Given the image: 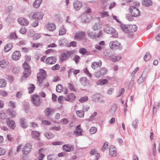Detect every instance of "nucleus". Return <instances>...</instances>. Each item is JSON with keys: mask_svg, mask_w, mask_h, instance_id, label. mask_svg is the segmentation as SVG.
<instances>
[{"mask_svg": "<svg viewBox=\"0 0 160 160\" xmlns=\"http://www.w3.org/2000/svg\"><path fill=\"white\" fill-rule=\"evenodd\" d=\"M10 38L12 39H15L18 38L16 33L15 32H13L11 33L9 35Z\"/></svg>", "mask_w": 160, "mask_h": 160, "instance_id": "obj_52", "label": "nucleus"}, {"mask_svg": "<svg viewBox=\"0 0 160 160\" xmlns=\"http://www.w3.org/2000/svg\"><path fill=\"white\" fill-rule=\"evenodd\" d=\"M104 31L107 33L112 34V37L114 38H117L118 37L117 32L115 28L108 25H106L104 29Z\"/></svg>", "mask_w": 160, "mask_h": 160, "instance_id": "obj_3", "label": "nucleus"}, {"mask_svg": "<svg viewBox=\"0 0 160 160\" xmlns=\"http://www.w3.org/2000/svg\"><path fill=\"white\" fill-rule=\"evenodd\" d=\"M32 149V146L30 143L26 144L23 148L22 150V154L24 155H27L29 153Z\"/></svg>", "mask_w": 160, "mask_h": 160, "instance_id": "obj_11", "label": "nucleus"}, {"mask_svg": "<svg viewBox=\"0 0 160 160\" xmlns=\"http://www.w3.org/2000/svg\"><path fill=\"white\" fill-rule=\"evenodd\" d=\"M76 113L77 115L80 118H82L84 117V113L82 111L77 110L76 111Z\"/></svg>", "mask_w": 160, "mask_h": 160, "instance_id": "obj_44", "label": "nucleus"}, {"mask_svg": "<svg viewBox=\"0 0 160 160\" xmlns=\"http://www.w3.org/2000/svg\"><path fill=\"white\" fill-rule=\"evenodd\" d=\"M145 73L144 72H143L141 76L138 79V82L139 84H141L145 80L147 75V74L144 75Z\"/></svg>", "mask_w": 160, "mask_h": 160, "instance_id": "obj_25", "label": "nucleus"}, {"mask_svg": "<svg viewBox=\"0 0 160 160\" xmlns=\"http://www.w3.org/2000/svg\"><path fill=\"white\" fill-rule=\"evenodd\" d=\"M21 56V53L19 51H16L14 52L12 55V58L15 61L18 60Z\"/></svg>", "mask_w": 160, "mask_h": 160, "instance_id": "obj_16", "label": "nucleus"}, {"mask_svg": "<svg viewBox=\"0 0 160 160\" xmlns=\"http://www.w3.org/2000/svg\"><path fill=\"white\" fill-rule=\"evenodd\" d=\"M6 113L12 118L14 117L15 116L16 113L14 110L8 109L6 110Z\"/></svg>", "mask_w": 160, "mask_h": 160, "instance_id": "obj_33", "label": "nucleus"}, {"mask_svg": "<svg viewBox=\"0 0 160 160\" xmlns=\"http://www.w3.org/2000/svg\"><path fill=\"white\" fill-rule=\"evenodd\" d=\"M88 99L87 96H84L81 98L79 101L81 102H83L87 101Z\"/></svg>", "mask_w": 160, "mask_h": 160, "instance_id": "obj_53", "label": "nucleus"}, {"mask_svg": "<svg viewBox=\"0 0 160 160\" xmlns=\"http://www.w3.org/2000/svg\"><path fill=\"white\" fill-rule=\"evenodd\" d=\"M88 36L91 38H93L95 37L99 38L101 37L102 34V32L100 30L97 35H96L94 32H92L90 30L88 31Z\"/></svg>", "mask_w": 160, "mask_h": 160, "instance_id": "obj_7", "label": "nucleus"}, {"mask_svg": "<svg viewBox=\"0 0 160 160\" xmlns=\"http://www.w3.org/2000/svg\"><path fill=\"white\" fill-rule=\"evenodd\" d=\"M8 105L12 109H13L15 108V103L12 101H10L8 103Z\"/></svg>", "mask_w": 160, "mask_h": 160, "instance_id": "obj_55", "label": "nucleus"}, {"mask_svg": "<svg viewBox=\"0 0 160 160\" xmlns=\"http://www.w3.org/2000/svg\"><path fill=\"white\" fill-rule=\"evenodd\" d=\"M6 116L5 114L2 111H0V118L2 119H4L6 118Z\"/></svg>", "mask_w": 160, "mask_h": 160, "instance_id": "obj_58", "label": "nucleus"}, {"mask_svg": "<svg viewBox=\"0 0 160 160\" xmlns=\"http://www.w3.org/2000/svg\"><path fill=\"white\" fill-rule=\"evenodd\" d=\"M62 149L66 152H70L74 150V146L70 144H65L63 146Z\"/></svg>", "mask_w": 160, "mask_h": 160, "instance_id": "obj_13", "label": "nucleus"}, {"mask_svg": "<svg viewBox=\"0 0 160 160\" xmlns=\"http://www.w3.org/2000/svg\"><path fill=\"white\" fill-rule=\"evenodd\" d=\"M19 31L20 33L25 34L26 32V29L25 27H22L20 28Z\"/></svg>", "mask_w": 160, "mask_h": 160, "instance_id": "obj_64", "label": "nucleus"}, {"mask_svg": "<svg viewBox=\"0 0 160 160\" xmlns=\"http://www.w3.org/2000/svg\"><path fill=\"white\" fill-rule=\"evenodd\" d=\"M6 123L8 127L11 129H14L16 127L15 122L13 120L10 119L9 118H7Z\"/></svg>", "mask_w": 160, "mask_h": 160, "instance_id": "obj_12", "label": "nucleus"}, {"mask_svg": "<svg viewBox=\"0 0 160 160\" xmlns=\"http://www.w3.org/2000/svg\"><path fill=\"white\" fill-rule=\"evenodd\" d=\"M74 134L76 136L78 137L82 135L81 130H76L74 131Z\"/></svg>", "mask_w": 160, "mask_h": 160, "instance_id": "obj_47", "label": "nucleus"}, {"mask_svg": "<svg viewBox=\"0 0 160 160\" xmlns=\"http://www.w3.org/2000/svg\"><path fill=\"white\" fill-rule=\"evenodd\" d=\"M160 105L159 102H157L156 103H155L153 106V113L154 114V112H157V109L158 108Z\"/></svg>", "mask_w": 160, "mask_h": 160, "instance_id": "obj_46", "label": "nucleus"}, {"mask_svg": "<svg viewBox=\"0 0 160 160\" xmlns=\"http://www.w3.org/2000/svg\"><path fill=\"white\" fill-rule=\"evenodd\" d=\"M128 28L130 30V33L128 34V36L131 38L133 36V32H135L137 29V27L135 25H129Z\"/></svg>", "mask_w": 160, "mask_h": 160, "instance_id": "obj_10", "label": "nucleus"}, {"mask_svg": "<svg viewBox=\"0 0 160 160\" xmlns=\"http://www.w3.org/2000/svg\"><path fill=\"white\" fill-rule=\"evenodd\" d=\"M42 0H36L34 2L33 6L35 8H38L42 2Z\"/></svg>", "mask_w": 160, "mask_h": 160, "instance_id": "obj_39", "label": "nucleus"}, {"mask_svg": "<svg viewBox=\"0 0 160 160\" xmlns=\"http://www.w3.org/2000/svg\"><path fill=\"white\" fill-rule=\"evenodd\" d=\"M46 74V71L43 69H40L39 72L38 73L37 75V82L39 85H41L43 80L45 79Z\"/></svg>", "mask_w": 160, "mask_h": 160, "instance_id": "obj_2", "label": "nucleus"}, {"mask_svg": "<svg viewBox=\"0 0 160 160\" xmlns=\"http://www.w3.org/2000/svg\"><path fill=\"white\" fill-rule=\"evenodd\" d=\"M75 50L68 51L65 52H63L60 54L59 56V61L61 62H63L67 60L68 58L71 56L75 54Z\"/></svg>", "mask_w": 160, "mask_h": 160, "instance_id": "obj_1", "label": "nucleus"}, {"mask_svg": "<svg viewBox=\"0 0 160 160\" xmlns=\"http://www.w3.org/2000/svg\"><path fill=\"white\" fill-rule=\"evenodd\" d=\"M108 142H106L104 143L103 147L101 148V150L102 152H104L105 150L108 148Z\"/></svg>", "mask_w": 160, "mask_h": 160, "instance_id": "obj_57", "label": "nucleus"}, {"mask_svg": "<svg viewBox=\"0 0 160 160\" xmlns=\"http://www.w3.org/2000/svg\"><path fill=\"white\" fill-rule=\"evenodd\" d=\"M102 65V62L100 61L98 62H94L92 63L91 67L92 68L96 70L97 68L101 66Z\"/></svg>", "mask_w": 160, "mask_h": 160, "instance_id": "obj_24", "label": "nucleus"}, {"mask_svg": "<svg viewBox=\"0 0 160 160\" xmlns=\"http://www.w3.org/2000/svg\"><path fill=\"white\" fill-rule=\"evenodd\" d=\"M79 52L82 54L87 55L91 54V52L90 51H87L86 49L84 48H81L79 49Z\"/></svg>", "mask_w": 160, "mask_h": 160, "instance_id": "obj_30", "label": "nucleus"}, {"mask_svg": "<svg viewBox=\"0 0 160 160\" xmlns=\"http://www.w3.org/2000/svg\"><path fill=\"white\" fill-rule=\"evenodd\" d=\"M57 59L55 57H50L46 60V63L48 64H52L56 63Z\"/></svg>", "mask_w": 160, "mask_h": 160, "instance_id": "obj_14", "label": "nucleus"}, {"mask_svg": "<svg viewBox=\"0 0 160 160\" xmlns=\"http://www.w3.org/2000/svg\"><path fill=\"white\" fill-rule=\"evenodd\" d=\"M129 10L131 14L134 17H138L140 15V12L136 7L131 6L129 7Z\"/></svg>", "mask_w": 160, "mask_h": 160, "instance_id": "obj_5", "label": "nucleus"}, {"mask_svg": "<svg viewBox=\"0 0 160 160\" xmlns=\"http://www.w3.org/2000/svg\"><path fill=\"white\" fill-rule=\"evenodd\" d=\"M83 71L86 74L88 75L90 78H91L92 77V75L89 72V71L87 69V68H86L85 69H84Z\"/></svg>", "mask_w": 160, "mask_h": 160, "instance_id": "obj_63", "label": "nucleus"}, {"mask_svg": "<svg viewBox=\"0 0 160 160\" xmlns=\"http://www.w3.org/2000/svg\"><path fill=\"white\" fill-rule=\"evenodd\" d=\"M61 127L59 126L58 127H53L50 128V130H54L57 131H59L61 129Z\"/></svg>", "mask_w": 160, "mask_h": 160, "instance_id": "obj_60", "label": "nucleus"}, {"mask_svg": "<svg viewBox=\"0 0 160 160\" xmlns=\"http://www.w3.org/2000/svg\"><path fill=\"white\" fill-rule=\"evenodd\" d=\"M101 97V95L99 94H95L93 95L92 97V100L96 101L98 100V99Z\"/></svg>", "mask_w": 160, "mask_h": 160, "instance_id": "obj_45", "label": "nucleus"}, {"mask_svg": "<svg viewBox=\"0 0 160 160\" xmlns=\"http://www.w3.org/2000/svg\"><path fill=\"white\" fill-rule=\"evenodd\" d=\"M60 68V66L59 64H56L52 68V69L53 70H58Z\"/></svg>", "mask_w": 160, "mask_h": 160, "instance_id": "obj_62", "label": "nucleus"}, {"mask_svg": "<svg viewBox=\"0 0 160 160\" xmlns=\"http://www.w3.org/2000/svg\"><path fill=\"white\" fill-rule=\"evenodd\" d=\"M80 59V57L79 56L75 55L74 57L73 60L76 64H78L79 62Z\"/></svg>", "mask_w": 160, "mask_h": 160, "instance_id": "obj_54", "label": "nucleus"}, {"mask_svg": "<svg viewBox=\"0 0 160 160\" xmlns=\"http://www.w3.org/2000/svg\"><path fill=\"white\" fill-rule=\"evenodd\" d=\"M138 124V119H135L132 122V125L135 128H137Z\"/></svg>", "mask_w": 160, "mask_h": 160, "instance_id": "obj_50", "label": "nucleus"}, {"mask_svg": "<svg viewBox=\"0 0 160 160\" xmlns=\"http://www.w3.org/2000/svg\"><path fill=\"white\" fill-rule=\"evenodd\" d=\"M85 32H79L76 34L74 36V38L75 39L78 40H82L84 37Z\"/></svg>", "mask_w": 160, "mask_h": 160, "instance_id": "obj_17", "label": "nucleus"}, {"mask_svg": "<svg viewBox=\"0 0 160 160\" xmlns=\"http://www.w3.org/2000/svg\"><path fill=\"white\" fill-rule=\"evenodd\" d=\"M22 66L24 70L23 72V77L25 78L29 77L31 75V73L30 67L26 62H24Z\"/></svg>", "mask_w": 160, "mask_h": 160, "instance_id": "obj_4", "label": "nucleus"}, {"mask_svg": "<svg viewBox=\"0 0 160 160\" xmlns=\"http://www.w3.org/2000/svg\"><path fill=\"white\" fill-rule=\"evenodd\" d=\"M110 59L113 62H115L120 60L122 57L120 56H116L114 55L109 56Z\"/></svg>", "mask_w": 160, "mask_h": 160, "instance_id": "obj_28", "label": "nucleus"}, {"mask_svg": "<svg viewBox=\"0 0 160 160\" xmlns=\"http://www.w3.org/2000/svg\"><path fill=\"white\" fill-rule=\"evenodd\" d=\"M120 26L121 28L123 31L128 34L130 33V30L128 28L129 25L121 23Z\"/></svg>", "mask_w": 160, "mask_h": 160, "instance_id": "obj_26", "label": "nucleus"}, {"mask_svg": "<svg viewBox=\"0 0 160 160\" xmlns=\"http://www.w3.org/2000/svg\"><path fill=\"white\" fill-rule=\"evenodd\" d=\"M117 108V106L115 104H113L110 107L109 113L110 115L112 116L114 115Z\"/></svg>", "mask_w": 160, "mask_h": 160, "instance_id": "obj_23", "label": "nucleus"}, {"mask_svg": "<svg viewBox=\"0 0 160 160\" xmlns=\"http://www.w3.org/2000/svg\"><path fill=\"white\" fill-rule=\"evenodd\" d=\"M120 44L117 41H112L109 44L110 47L111 48L117 49L118 48Z\"/></svg>", "mask_w": 160, "mask_h": 160, "instance_id": "obj_20", "label": "nucleus"}, {"mask_svg": "<svg viewBox=\"0 0 160 160\" xmlns=\"http://www.w3.org/2000/svg\"><path fill=\"white\" fill-rule=\"evenodd\" d=\"M43 13L42 12H38L34 13L32 16V18L36 20L40 21L42 18Z\"/></svg>", "mask_w": 160, "mask_h": 160, "instance_id": "obj_8", "label": "nucleus"}, {"mask_svg": "<svg viewBox=\"0 0 160 160\" xmlns=\"http://www.w3.org/2000/svg\"><path fill=\"white\" fill-rule=\"evenodd\" d=\"M107 72V69L105 68H102L98 70L95 73V75L97 78H100L105 75Z\"/></svg>", "mask_w": 160, "mask_h": 160, "instance_id": "obj_6", "label": "nucleus"}, {"mask_svg": "<svg viewBox=\"0 0 160 160\" xmlns=\"http://www.w3.org/2000/svg\"><path fill=\"white\" fill-rule=\"evenodd\" d=\"M8 63V62L6 60L2 59L0 61V66L1 68H6Z\"/></svg>", "mask_w": 160, "mask_h": 160, "instance_id": "obj_31", "label": "nucleus"}, {"mask_svg": "<svg viewBox=\"0 0 160 160\" xmlns=\"http://www.w3.org/2000/svg\"><path fill=\"white\" fill-rule=\"evenodd\" d=\"M76 98L74 94L72 93H69L68 97L65 99V100L69 101H71L74 100Z\"/></svg>", "mask_w": 160, "mask_h": 160, "instance_id": "obj_34", "label": "nucleus"}, {"mask_svg": "<svg viewBox=\"0 0 160 160\" xmlns=\"http://www.w3.org/2000/svg\"><path fill=\"white\" fill-rule=\"evenodd\" d=\"M29 87L28 88V92L29 94L32 93L34 91L35 87L34 84L32 83L29 84Z\"/></svg>", "mask_w": 160, "mask_h": 160, "instance_id": "obj_36", "label": "nucleus"}, {"mask_svg": "<svg viewBox=\"0 0 160 160\" xmlns=\"http://www.w3.org/2000/svg\"><path fill=\"white\" fill-rule=\"evenodd\" d=\"M68 85L70 89L72 91H75V88H74L72 84L70 83H68Z\"/></svg>", "mask_w": 160, "mask_h": 160, "instance_id": "obj_59", "label": "nucleus"}, {"mask_svg": "<svg viewBox=\"0 0 160 160\" xmlns=\"http://www.w3.org/2000/svg\"><path fill=\"white\" fill-rule=\"evenodd\" d=\"M142 3L143 5L149 7L152 5V2L151 0H142Z\"/></svg>", "mask_w": 160, "mask_h": 160, "instance_id": "obj_35", "label": "nucleus"}, {"mask_svg": "<svg viewBox=\"0 0 160 160\" xmlns=\"http://www.w3.org/2000/svg\"><path fill=\"white\" fill-rule=\"evenodd\" d=\"M151 58V55L149 52H148L144 56V59L145 61H148Z\"/></svg>", "mask_w": 160, "mask_h": 160, "instance_id": "obj_42", "label": "nucleus"}, {"mask_svg": "<svg viewBox=\"0 0 160 160\" xmlns=\"http://www.w3.org/2000/svg\"><path fill=\"white\" fill-rule=\"evenodd\" d=\"M7 82L5 79H0V88L4 87L6 85Z\"/></svg>", "mask_w": 160, "mask_h": 160, "instance_id": "obj_41", "label": "nucleus"}, {"mask_svg": "<svg viewBox=\"0 0 160 160\" xmlns=\"http://www.w3.org/2000/svg\"><path fill=\"white\" fill-rule=\"evenodd\" d=\"M44 135L48 139H51L54 136V135L50 132H47L44 134Z\"/></svg>", "mask_w": 160, "mask_h": 160, "instance_id": "obj_37", "label": "nucleus"}, {"mask_svg": "<svg viewBox=\"0 0 160 160\" xmlns=\"http://www.w3.org/2000/svg\"><path fill=\"white\" fill-rule=\"evenodd\" d=\"M54 110V109L47 108H46L44 112L45 113L46 116L47 117H48L52 115V114L53 113Z\"/></svg>", "mask_w": 160, "mask_h": 160, "instance_id": "obj_19", "label": "nucleus"}, {"mask_svg": "<svg viewBox=\"0 0 160 160\" xmlns=\"http://www.w3.org/2000/svg\"><path fill=\"white\" fill-rule=\"evenodd\" d=\"M32 137L33 138L38 139L40 133L38 131H32Z\"/></svg>", "mask_w": 160, "mask_h": 160, "instance_id": "obj_40", "label": "nucleus"}, {"mask_svg": "<svg viewBox=\"0 0 160 160\" xmlns=\"http://www.w3.org/2000/svg\"><path fill=\"white\" fill-rule=\"evenodd\" d=\"M6 78L10 82H12L14 80L13 78L10 75H7Z\"/></svg>", "mask_w": 160, "mask_h": 160, "instance_id": "obj_61", "label": "nucleus"}, {"mask_svg": "<svg viewBox=\"0 0 160 160\" xmlns=\"http://www.w3.org/2000/svg\"><path fill=\"white\" fill-rule=\"evenodd\" d=\"M109 154L112 157H115L117 154V149L113 146H111L109 148Z\"/></svg>", "mask_w": 160, "mask_h": 160, "instance_id": "obj_18", "label": "nucleus"}, {"mask_svg": "<svg viewBox=\"0 0 160 160\" xmlns=\"http://www.w3.org/2000/svg\"><path fill=\"white\" fill-rule=\"evenodd\" d=\"M32 100L33 104L36 106H38L40 105V97L37 95H33L32 96Z\"/></svg>", "mask_w": 160, "mask_h": 160, "instance_id": "obj_9", "label": "nucleus"}, {"mask_svg": "<svg viewBox=\"0 0 160 160\" xmlns=\"http://www.w3.org/2000/svg\"><path fill=\"white\" fill-rule=\"evenodd\" d=\"M108 81L106 79H101L98 81L97 84L98 85H102L107 83Z\"/></svg>", "mask_w": 160, "mask_h": 160, "instance_id": "obj_38", "label": "nucleus"}, {"mask_svg": "<svg viewBox=\"0 0 160 160\" xmlns=\"http://www.w3.org/2000/svg\"><path fill=\"white\" fill-rule=\"evenodd\" d=\"M62 86L60 84H58L56 86V91L60 93L61 92V90H62Z\"/></svg>", "mask_w": 160, "mask_h": 160, "instance_id": "obj_49", "label": "nucleus"}, {"mask_svg": "<svg viewBox=\"0 0 160 160\" xmlns=\"http://www.w3.org/2000/svg\"><path fill=\"white\" fill-rule=\"evenodd\" d=\"M20 123L21 126L24 128H27L28 125L26 122V119L24 118H22L20 119Z\"/></svg>", "mask_w": 160, "mask_h": 160, "instance_id": "obj_22", "label": "nucleus"}, {"mask_svg": "<svg viewBox=\"0 0 160 160\" xmlns=\"http://www.w3.org/2000/svg\"><path fill=\"white\" fill-rule=\"evenodd\" d=\"M93 29L94 30H97L101 28V25L99 23H95L93 26Z\"/></svg>", "mask_w": 160, "mask_h": 160, "instance_id": "obj_56", "label": "nucleus"}, {"mask_svg": "<svg viewBox=\"0 0 160 160\" xmlns=\"http://www.w3.org/2000/svg\"><path fill=\"white\" fill-rule=\"evenodd\" d=\"M97 131V128L94 127H92L89 130V132L91 134H92L95 133Z\"/></svg>", "mask_w": 160, "mask_h": 160, "instance_id": "obj_48", "label": "nucleus"}, {"mask_svg": "<svg viewBox=\"0 0 160 160\" xmlns=\"http://www.w3.org/2000/svg\"><path fill=\"white\" fill-rule=\"evenodd\" d=\"M18 21L21 25L23 26H27L29 23L27 19L23 18H18Z\"/></svg>", "mask_w": 160, "mask_h": 160, "instance_id": "obj_15", "label": "nucleus"}, {"mask_svg": "<svg viewBox=\"0 0 160 160\" xmlns=\"http://www.w3.org/2000/svg\"><path fill=\"white\" fill-rule=\"evenodd\" d=\"M47 29L50 31H53L56 29V25L54 23H49L47 25Z\"/></svg>", "mask_w": 160, "mask_h": 160, "instance_id": "obj_27", "label": "nucleus"}, {"mask_svg": "<svg viewBox=\"0 0 160 160\" xmlns=\"http://www.w3.org/2000/svg\"><path fill=\"white\" fill-rule=\"evenodd\" d=\"M79 81L84 86H86L89 84V81L85 77L81 78Z\"/></svg>", "mask_w": 160, "mask_h": 160, "instance_id": "obj_29", "label": "nucleus"}, {"mask_svg": "<svg viewBox=\"0 0 160 160\" xmlns=\"http://www.w3.org/2000/svg\"><path fill=\"white\" fill-rule=\"evenodd\" d=\"M13 46L12 43H8L6 44L4 48V50L5 52H8L12 48Z\"/></svg>", "mask_w": 160, "mask_h": 160, "instance_id": "obj_32", "label": "nucleus"}, {"mask_svg": "<svg viewBox=\"0 0 160 160\" xmlns=\"http://www.w3.org/2000/svg\"><path fill=\"white\" fill-rule=\"evenodd\" d=\"M82 3L79 1H75L74 2V8L76 10H79L82 7Z\"/></svg>", "mask_w": 160, "mask_h": 160, "instance_id": "obj_21", "label": "nucleus"}, {"mask_svg": "<svg viewBox=\"0 0 160 160\" xmlns=\"http://www.w3.org/2000/svg\"><path fill=\"white\" fill-rule=\"evenodd\" d=\"M134 16L132 15L128 14L126 15V19L129 21H132L133 19Z\"/></svg>", "mask_w": 160, "mask_h": 160, "instance_id": "obj_51", "label": "nucleus"}, {"mask_svg": "<svg viewBox=\"0 0 160 160\" xmlns=\"http://www.w3.org/2000/svg\"><path fill=\"white\" fill-rule=\"evenodd\" d=\"M66 33V30L63 27V26H62L61 27L59 31V35H62L65 34Z\"/></svg>", "mask_w": 160, "mask_h": 160, "instance_id": "obj_43", "label": "nucleus"}]
</instances>
